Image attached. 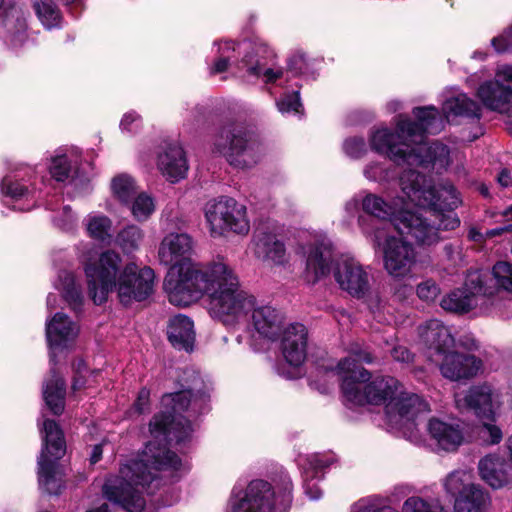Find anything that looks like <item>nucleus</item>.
Listing matches in <instances>:
<instances>
[{"instance_id": "f257e3e1", "label": "nucleus", "mask_w": 512, "mask_h": 512, "mask_svg": "<svg viewBox=\"0 0 512 512\" xmlns=\"http://www.w3.org/2000/svg\"><path fill=\"white\" fill-rule=\"evenodd\" d=\"M181 279L170 281L169 302L188 306L201 295L209 297V313L225 325L245 320L253 309L255 297L241 289L233 267L222 257H217L203 267L184 266Z\"/></svg>"}, {"instance_id": "f03ea898", "label": "nucleus", "mask_w": 512, "mask_h": 512, "mask_svg": "<svg viewBox=\"0 0 512 512\" xmlns=\"http://www.w3.org/2000/svg\"><path fill=\"white\" fill-rule=\"evenodd\" d=\"M417 121L399 117L396 132L388 129L375 131L370 138L372 150L387 155L396 164L410 166L429 164L446 168L449 149L440 142L428 143L425 134H437L444 128V120L435 107H417L413 110Z\"/></svg>"}, {"instance_id": "7ed1b4c3", "label": "nucleus", "mask_w": 512, "mask_h": 512, "mask_svg": "<svg viewBox=\"0 0 512 512\" xmlns=\"http://www.w3.org/2000/svg\"><path fill=\"white\" fill-rule=\"evenodd\" d=\"M179 457L166 444L150 441L137 459L127 461L119 474L107 479L103 486L106 498L127 512H142L145 507L143 492L160 470H178Z\"/></svg>"}, {"instance_id": "20e7f679", "label": "nucleus", "mask_w": 512, "mask_h": 512, "mask_svg": "<svg viewBox=\"0 0 512 512\" xmlns=\"http://www.w3.org/2000/svg\"><path fill=\"white\" fill-rule=\"evenodd\" d=\"M400 188L411 204L429 208V211L415 212L426 218L435 227L437 244L440 240V231L454 230L460 225V219L453 212L462 200L456 188L450 183L432 186L424 175L410 169L402 173Z\"/></svg>"}, {"instance_id": "39448f33", "label": "nucleus", "mask_w": 512, "mask_h": 512, "mask_svg": "<svg viewBox=\"0 0 512 512\" xmlns=\"http://www.w3.org/2000/svg\"><path fill=\"white\" fill-rule=\"evenodd\" d=\"M341 378L344 401L351 406L364 404L387 405L401 395L404 385L390 375H378L371 379L367 369H357L351 359L340 360L335 368Z\"/></svg>"}, {"instance_id": "423d86ee", "label": "nucleus", "mask_w": 512, "mask_h": 512, "mask_svg": "<svg viewBox=\"0 0 512 512\" xmlns=\"http://www.w3.org/2000/svg\"><path fill=\"white\" fill-rule=\"evenodd\" d=\"M410 204L402 191L391 203L378 195L367 194L362 200V209L375 218L390 221L401 234L410 235L419 245H434L437 240L435 227L426 218L410 211Z\"/></svg>"}, {"instance_id": "0eeeda50", "label": "nucleus", "mask_w": 512, "mask_h": 512, "mask_svg": "<svg viewBox=\"0 0 512 512\" xmlns=\"http://www.w3.org/2000/svg\"><path fill=\"white\" fill-rule=\"evenodd\" d=\"M254 329L270 340L281 336V349L286 361L293 366L301 365L306 358L307 329L303 324L293 323L283 328V315L270 305L254 302L250 311Z\"/></svg>"}, {"instance_id": "6e6552de", "label": "nucleus", "mask_w": 512, "mask_h": 512, "mask_svg": "<svg viewBox=\"0 0 512 512\" xmlns=\"http://www.w3.org/2000/svg\"><path fill=\"white\" fill-rule=\"evenodd\" d=\"M292 482L287 476L276 497L272 486L263 480H253L243 493L230 499L232 512H287L292 502Z\"/></svg>"}, {"instance_id": "1a4fd4ad", "label": "nucleus", "mask_w": 512, "mask_h": 512, "mask_svg": "<svg viewBox=\"0 0 512 512\" xmlns=\"http://www.w3.org/2000/svg\"><path fill=\"white\" fill-rule=\"evenodd\" d=\"M43 448L38 458V482L40 488L51 495L60 493L63 486L62 473L57 460L66 452L63 432L53 420L43 423Z\"/></svg>"}, {"instance_id": "9d476101", "label": "nucleus", "mask_w": 512, "mask_h": 512, "mask_svg": "<svg viewBox=\"0 0 512 512\" xmlns=\"http://www.w3.org/2000/svg\"><path fill=\"white\" fill-rule=\"evenodd\" d=\"M387 224L373 226L370 231L361 222L364 234L371 238L375 246L383 245V263L386 272L395 279H404L412 274L416 264V252L412 244L400 238L388 235Z\"/></svg>"}, {"instance_id": "9b49d317", "label": "nucleus", "mask_w": 512, "mask_h": 512, "mask_svg": "<svg viewBox=\"0 0 512 512\" xmlns=\"http://www.w3.org/2000/svg\"><path fill=\"white\" fill-rule=\"evenodd\" d=\"M119 253L107 250L84 267L88 293L93 302L100 305L107 301L109 293L115 291L123 267Z\"/></svg>"}, {"instance_id": "f8f14e48", "label": "nucleus", "mask_w": 512, "mask_h": 512, "mask_svg": "<svg viewBox=\"0 0 512 512\" xmlns=\"http://www.w3.org/2000/svg\"><path fill=\"white\" fill-rule=\"evenodd\" d=\"M205 218L213 237L227 232L247 234L250 229L245 205L231 197H220L205 206Z\"/></svg>"}, {"instance_id": "ddd939ff", "label": "nucleus", "mask_w": 512, "mask_h": 512, "mask_svg": "<svg viewBox=\"0 0 512 512\" xmlns=\"http://www.w3.org/2000/svg\"><path fill=\"white\" fill-rule=\"evenodd\" d=\"M214 149L235 167L246 168L257 162L248 132L239 124L223 126L215 137Z\"/></svg>"}, {"instance_id": "4468645a", "label": "nucleus", "mask_w": 512, "mask_h": 512, "mask_svg": "<svg viewBox=\"0 0 512 512\" xmlns=\"http://www.w3.org/2000/svg\"><path fill=\"white\" fill-rule=\"evenodd\" d=\"M193 250V239L186 233H170L161 241L158 250L159 261L166 266H171L168 277L164 282V288L168 294L169 282H177L181 279V270L184 266H193L198 268L205 265L191 262L190 258Z\"/></svg>"}, {"instance_id": "2eb2a0df", "label": "nucleus", "mask_w": 512, "mask_h": 512, "mask_svg": "<svg viewBox=\"0 0 512 512\" xmlns=\"http://www.w3.org/2000/svg\"><path fill=\"white\" fill-rule=\"evenodd\" d=\"M155 273L148 266L140 267L134 262L125 264L115 289L119 301L127 306L133 301L146 300L154 291Z\"/></svg>"}, {"instance_id": "dca6fc26", "label": "nucleus", "mask_w": 512, "mask_h": 512, "mask_svg": "<svg viewBox=\"0 0 512 512\" xmlns=\"http://www.w3.org/2000/svg\"><path fill=\"white\" fill-rule=\"evenodd\" d=\"M477 96L486 108L512 116V66L500 67L494 80L479 86Z\"/></svg>"}, {"instance_id": "f3484780", "label": "nucleus", "mask_w": 512, "mask_h": 512, "mask_svg": "<svg viewBox=\"0 0 512 512\" xmlns=\"http://www.w3.org/2000/svg\"><path fill=\"white\" fill-rule=\"evenodd\" d=\"M245 56L239 69L245 70L248 76L261 78L265 83H275L283 77V70L275 63V54L263 44H242Z\"/></svg>"}, {"instance_id": "a211bd4d", "label": "nucleus", "mask_w": 512, "mask_h": 512, "mask_svg": "<svg viewBox=\"0 0 512 512\" xmlns=\"http://www.w3.org/2000/svg\"><path fill=\"white\" fill-rule=\"evenodd\" d=\"M334 277L340 288L353 297L364 298L370 290L369 274L354 257L341 256L336 262Z\"/></svg>"}, {"instance_id": "6ab92c4d", "label": "nucleus", "mask_w": 512, "mask_h": 512, "mask_svg": "<svg viewBox=\"0 0 512 512\" xmlns=\"http://www.w3.org/2000/svg\"><path fill=\"white\" fill-rule=\"evenodd\" d=\"M306 259L305 278L315 283L330 272L332 261V243L324 235H315L301 246Z\"/></svg>"}, {"instance_id": "aec40b11", "label": "nucleus", "mask_w": 512, "mask_h": 512, "mask_svg": "<svg viewBox=\"0 0 512 512\" xmlns=\"http://www.w3.org/2000/svg\"><path fill=\"white\" fill-rule=\"evenodd\" d=\"M401 395H398L394 402L387 405L388 421L400 428L412 425L418 416L429 412L428 403L418 394L406 391L402 388Z\"/></svg>"}, {"instance_id": "412c9836", "label": "nucleus", "mask_w": 512, "mask_h": 512, "mask_svg": "<svg viewBox=\"0 0 512 512\" xmlns=\"http://www.w3.org/2000/svg\"><path fill=\"white\" fill-rule=\"evenodd\" d=\"M455 402L459 408L473 410L481 420H494L500 405L498 393L486 384L473 386L464 395L456 394Z\"/></svg>"}, {"instance_id": "4be33fe9", "label": "nucleus", "mask_w": 512, "mask_h": 512, "mask_svg": "<svg viewBox=\"0 0 512 512\" xmlns=\"http://www.w3.org/2000/svg\"><path fill=\"white\" fill-rule=\"evenodd\" d=\"M151 435L161 441H184L192 432L191 423L184 417L177 418L172 413H158L150 422Z\"/></svg>"}, {"instance_id": "5701e85b", "label": "nucleus", "mask_w": 512, "mask_h": 512, "mask_svg": "<svg viewBox=\"0 0 512 512\" xmlns=\"http://www.w3.org/2000/svg\"><path fill=\"white\" fill-rule=\"evenodd\" d=\"M443 355L444 358L440 364V371L445 378L453 381L471 378L482 367L481 360L473 355L458 352H445Z\"/></svg>"}, {"instance_id": "b1692460", "label": "nucleus", "mask_w": 512, "mask_h": 512, "mask_svg": "<svg viewBox=\"0 0 512 512\" xmlns=\"http://www.w3.org/2000/svg\"><path fill=\"white\" fill-rule=\"evenodd\" d=\"M418 334L429 350L445 354L453 346L454 338L450 329L438 319H431L418 327Z\"/></svg>"}, {"instance_id": "393cba45", "label": "nucleus", "mask_w": 512, "mask_h": 512, "mask_svg": "<svg viewBox=\"0 0 512 512\" xmlns=\"http://www.w3.org/2000/svg\"><path fill=\"white\" fill-rule=\"evenodd\" d=\"M427 430L431 439L444 451H454L463 442V432L457 422L431 418L427 424Z\"/></svg>"}, {"instance_id": "a878e982", "label": "nucleus", "mask_w": 512, "mask_h": 512, "mask_svg": "<svg viewBox=\"0 0 512 512\" xmlns=\"http://www.w3.org/2000/svg\"><path fill=\"white\" fill-rule=\"evenodd\" d=\"M79 328L65 314L56 313L46 323V338L52 350L69 346L78 335Z\"/></svg>"}, {"instance_id": "bb28decb", "label": "nucleus", "mask_w": 512, "mask_h": 512, "mask_svg": "<svg viewBox=\"0 0 512 512\" xmlns=\"http://www.w3.org/2000/svg\"><path fill=\"white\" fill-rule=\"evenodd\" d=\"M157 166L162 175L170 182L184 178L188 170L183 149L176 144L168 145L158 155Z\"/></svg>"}, {"instance_id": "cd10ccee", "label": "nucleus", "mask_w": 512, "mask_h": 512, "mask_svg": "<svg viewBox=\"0 0 512 512\" xmlns=\"http://www.w3.org/2000/svg\"><path fill=\"white\" fill-rule=\"evenodd\" d=\"M255 254L264 262L285 265L288 255L284 243L272 233L258 232L255 235Z\"/></svg>"}, {"instance_id": "c85d7f7f", "label": "nucleus", "mask_w": 512, "mask_h": 512, "mask_svg": "<svg viewBox=\"0 0 512 512\" xmlns=\"http://www.w3.org/2000/svg\"><path fill=\"white\" fill-rule=\"evenodd\" d=\"M475 291H471L466 284L465 287L455 289L441 300V307L449 312L464 314L471 311L478 305V293L482 291V285L477 276Z\"/></svg>"}, {"instance_id": "c756f323", "label": "nucleus", "mask_w": 512, "mask_h": 512, "mask_svg": "<svg viewBox=\"0 0 512 512\" xmlns=\"http://www.w3.org/2000/svg\"><path fill=\"white\" fill-rule=\"evenodd\" d=\"M168 339L173 347L190 352L193 350L195 333L193 322L184 315L173 317L168 325Z\"/></svg>"}, {"instance_id": "7c9ffc66", "label": "nucleus", "mask_w": 512, "mask_h": 512, "mask_svg": "<svg viewBox=\"0 0 512 512\" xmlns=\"http://www.w3.org/2000/svg\"><path fill=\"white\" fill-rule=\"evenodd\" d=\"M506 464L497 456H486L480 460L478 468L481 478L492 488H500L508 483Z\"/></svg>"}, {"instance_id": "2f4dec72", "label": "nucleus", "mask_w": 512, "mask_h": 512, "mask_svg": "<svg viewBox=\"0 0 512 512\" xmlns=\"http://www.w3.org/2000/svg\"><path fill=\"white\" fill-rule=\"evenodd\" d=\"M488 504V495L478 485L469 484L455 499V510L456 512H483Z\"/></svg>"}, {"instance_id": "473e14b6", "label": "nucleus", "mask_w": 512, "mask_h": 512, "mask_svg": "<svg viewBox=\"0 0 512 512\" xmlns=\"http://www.w3.org/2000/svg\"><path fill=\"white\" fill-rule=\"evenodd\" d=\"M442 111L447 118L454 115L479 119L481 115L480 106L465 94L447 99L442 106Z\"/></svg>"}, {"instance_id": "72a5a7b5", "label": "nucleus", "mask_w": 512, "mask_h": 512, "mask_svg": "<svg viewBox=\"0 0 512 512\" xmlns=\"http://www.w3.org/2000/svg\"><path fill=\"white\" fill-rule=\"evenodd\" d=\"M51 379L44 385L43 396L49 409L56 415L64 410L65 382L54 370Z\"/></svg>"}, {"instance_id": "f704fd0d", "label": "nucleus", "mask_w": 512, "mask_h": 512, "mask_svg": "<svg viewBox=\"0 0 512 512\" xmlns=\"http://www.w3.org/2000/svg\"><path fill=\"white\" fill-rule=\"evenodd\" d=\"M205 401V394H193L191 390H183L163 397L164 403H173L172 410L174 414L184 411L190 406L196 410L198 408V403Z\"/></svg>"}, {"instance_id": "c9c22d12", "label": "nucleus", "mask_w": 512, "mask_h": 512, "mask_svg": "<svg viewBox=\"0 0 512 512\" xmlns=\"http://www.w3.org/2000/svg\"><path fill=\"white\" fill-rule=\"evenodd\" d=\"M111 188L113 195L124 204L130 203L138 194L134 179L127 174L114 177Z\"/></svg>"}, {"instance_id": "e433bc0d", "label": "nucleus", "mask_w": 512, "mask_h": 512, "mask_svg": "<svg viewBox=\"0 0 512 512\" xmlns=\"http://www.w3.org/2000/svg\"><path fill=\"white\" fill-rule=\"evenodd\" d=\"M59 280L63 297L74 310H78L82 305L83 297L79 286L76 285L74 275L64 271L60 273Z\"/></svg>"}, {"instance_id": "4c0bfd02", "label": "nucleus", "mask_w": 512, "mask_h": 512, "mask_svg": "<svg viewBox=\"0 0 512 512\" xmlns=\"http://www.w3.org/2000/svg\"><path fill=\"white\" fill-rule=\"evenodd\" d=\"M33 7L46 28L51 29L58 26L61 16L53 0H33Z\"/></svg>"}, {"instance_id": "58836bf2", "label": "nucleus", "mask_w": 512, "mask_h": 512, "mask_svg": "<svg viewBox=\"0 0 512 512\" xmlns=\"http://www.w3.org/2000/svg\"><path fill=\"white\" fill-rule=\"evenodd\" d=\"M130 203L131 213L139 222L149 219L155 211L154 199L146 193H138Z\"/></svg>"}, {"instance_id": "ea45409f", "label": "nucleus", "mask_w": 512, "mask_h": 512, "mask_svg": "<svg viewBox=\"0 0 512 512\" xmlns=\"http://www.w3.org/2000/svg\"><path fill=\"white\" fill-rule=\"evenodd\" d=\"M142 239V230L136 225H129L118 233L116 242L124 251L131 252L139 247Z\"/></svg>"}, {"instance_id": "a19ab883", "label": "nucleus", "mask_w": 512, "mask_h": 512, "mask_svg": "<svg viewBox=\"0 0 512 512\" xmlns=\"http://www.w3.org/2000/svg\"><path fill=\"white\" fill-rule=\"evenodd\" d=\"M111 226V220L104 215L90 216L87 221L90 236L101 241L111 238Z\"/></svg>"}, {"instance_id": "79ce46f5", "label": "nucleus", "mask_w": 512, "mask_h": 512, "mask_svg": "<svg viewBox=\"0 0 512 512\" xmlns=\"http://www.w3.org/2000/svg\"><path fill=\"white\" fill-rule=\"evenodd\" d=\"M72 161V156L69 157L66 153L54 156L49 167L52 177L57 181L66 180L72 169Z\"/></svg>"}, {"instance_id": "37998d69", "label": "nucleus", "mask_w": 512, "mask_h": 512, "mask_svg": "<svg viewBox=\"0 0 512 512\" xmlns=\"http://www.w3.org/2000/svg\"><path fill=\"white\" fill-rule=\"evenodd\" d=\"M492 273L498 287L512 293V263L498 262Z\"/></svg>"}, {"instance_id": "c03bdc74", "label": "nucleus", "mask_w": 512, "mask_h": 512, "mask_svg": "<svg viewBox=\"0 0 512 512\" xmlns=\"http://www.w3.org/2000/svg\"><path fill=\"white\" fill-rule=\"evenodd\" d=\"M330 463V459L319 454L308 456L303 464L304 477L311 479L319 478L322 469L328 467Z\"/></svg>"}, {"instance_id": "a18cd8bd", "label": "nucleus", "mask_w": 512, "mask_h": 512, "mask_svg": "<svg viewBox=\"0 0 512 512\" xmlns=\"http://www.w3.org/2000/svg\"><path fill=\"white\" fill-rule=\"evenodd\" d=\"M348 352L349 355L342 360L351 359L355 363L357 369H364L359 366L361 363L373 364L376 361L375 356L366 347L358 343L351 344Z\"/></svg>"}, {"instance_id": "49530a36", "label": "nucleus", "mask_w": 512, "mask_h": 512, "mask_svg": "<svg viewBox=\"0 0 512 512\" xmlns=\"http://www.w3.org/2000/svg\"><path fill=\"white\" fill-rule=\"evenodd\" d=\"M219 57L210 69L211 74L222 73L227 70L229 60L235 52V45L233 42L226 41L219 47Z\"/></svg>"}, {"instance_id": "de8ad7c7", "label": "nucleus", "mask_w": 512, "mask_h": 512, "mask_svg": "<svg viewBox=\"0 0 512 512\" xmlns=\"http://www.w3.org/2000/svg\"><path fill=\"white\" fill-rule=\"evenodd\" d=\"M467 477L468 475L462 471H454L450 473L444 482L446 491L457 498L461 495L463 488L468 487L469 485L465 484Z\"/></svg>"}, {"instance_id": "09e8293b", "label": "nucleus", "mask_w": 512, "mask_h": 512, "mask_svg": "<svg viewBox=\"0 0 512 512\" xmlns=\"http://www.w3.org/2000/svg\"><path fill=\"white\" fill-rule=\"evenodd\" d=\"M492 420H488V422H483L481 426L478 428V435L480 438L487 444H497L502 439L501 429L495 424L491 423Z\"/></svg>"}, {"instance_id": "8fccbe9b", "label": "nucleus", "mask_w": 512, "mask_h": 512, "mask_svg": "<svg viewBox=\"0 0 512 512\" xmlns=\"http://www.w3.org/2000/svg\"><path fill=\"white\" fill-rule=\"evenodd\" d=\"M402 512H439V509L420 497H410L404 502Z\"/></svg>"}, {"instance_id": "3c124183", "label": "nucleus", "mask_w": 512, "mask_h": 512, "mask_svg": "<svg viewBox=\"0 0 512 512\" xmlns=\"http://www.w3.org/2000/svg\"><path fill=\"white\" fill-rule=\"evenodd\" d=\"M2 192L11 198L18 199L28 193V188L19 182H14L9 176L5 177L1 186Z\"/></svg>"}, {"instance_id": "603ef678", "label": "nucleus", "mask_w": 512, "mask_h": 512, "mask_svg": "<svg viewBox=\"0 0 512 512\" xmlns=\"http://www.w3.org/2000/svg\"><path fill=\"white\" fill-rule=\"evenodd\" d=\"M345 153L352 158H359L366 152V143L363 138L353 137L344 142Z\"/></svg>"}, {"instance_id": "864d4df0", "label": "nucleus", "mask_w": 512, "mask_h": 512, "mask_svg": "<svg viewBox=\"0 0 512 512\" xmlns=\"http://www.w3.org/2000/svg\"><path fill=\"white\" fill-rule=\"evenodd\" d=\"M440 293V288L432 280H426L417 286V295L424 301H433Z\"/></svg>"}, {"instance_id": "5fc2aeb1", "label": "nucleus", "mask_w": 512, "mask_h": 512, "mask_svg": "<svg viewBox=\"0 0 512 512\" xmlns=\"http://www.w3.org/2000/svg\"><path fill=\"white\" fill-rule=\"evenodd\" d=\"M300 99L298 92L293 94L285 95L277 102V107L280 112H299V108L301 107Z\"/></svg>"}, {"instance_id": "6e6d98bb", "label": "nucleus", "mask_w": 512, "mask_h": 512, "mask_svg": "<svg viewBox=\"0 0 512 512\" xmlns=\"http://www.w3.org/2000/svg\"><path fill=\"white\" fill-rule=\"evenodd\" d=\"M364 175L367 179L372 181H384L389 178L388 172L377 163L369 164L364 169Z\"/></svg>"}, {"instance_id": "4d7b16f0", "label": "nucleus", "mask_w": 512, "mask_h": 512, "mask_svg": "<svg viewBox=\"0 0 512 512\" xmlns=\"http://www.w3.org/2000/svg\"><path fill=\"white\" fill-rule=\"evenodd\" d=\"M491 43L498 53L507 51L512 47V28L493 38Z\"/></svg>"}, {"instance_id": "13d9d810", "label": "nucleus", "mask_w": 512, "mask_h": 512, "mask_svg": "<svg viewBox=\"0 0 512 512\" xmlns=\"http://www.w3.org/2000/svg\"><path fill=\"white\" fill-rule=\"evenodd\" d=\"M149 401H150V392L146 388H142L137 396V399L134 403L133 409L138 414H142L149 408Z\"/></svg>"}, {"instance_id": "bf43d9fd", "label": "nucleus", "mask_w": 512, "mask_h": 512, "mask_svg": "<svg viewBox=\"0 0 512 512\" xmlns=\"http://www.w3.org/2000/svg\"><path fill=\"white\" fill-rule=\"evenodd\" d=\"M288 68L294 74L304 73L307 68L305 55L303 53L294 55L288 62Z\"/></svg>"}, {"instance_id": "052dcab7", "label": "nucleus", "mask_w": 512, "mask_h": 512, "mask_svg": "<svg viewBox=\"0 0 512 512\" xmlns=\"http://www.w3.org/2000/svg\"><path fill=\"white\" fill-rule=\"evenodd\" d=\"M354 512H397L389 506L378 507L375 504L366 501H359L355 507Z\"/></svg>"}, {"instance_id": "680f3d73", "label": "nucleus", "mask_w": 512, "mask_h": 512, "mask_svg": "<svg viewBox=\"0 0 512 512\" xmlns=\"http://www.w3.org/2000/svg\"><path fill=\"white\" fill-rule=\"evenodd\" d=\"M139 122H140L139 116L135 112H129L123 116L121 123H120V127L122 130L132 132L136 128H138Z\"/></svg>"}, {"instance_id": "e2e57ef3", "label": "nucleus", "mask_w": 512, "mask_h": 512, "mask_svg": "<svg viewBox=\"0 0 512 512\" xmlns=\"http://www.w3.org/2000/svg\"><path fill=\"white\" fill-rule=\"evenodd\" d=\"M391 356L395 361L409 363L413 359V354L405 346H395L391 351Z\"/></svg>"}, {"instance_id": "0e129e2a", "label": "nucleus", "mask_w": 512, "mask_h": 512, "mask_svg": "<svg viewBox=\"0 0 512 512\" xmlns=\"http://www.w3.org/2000/svg\"><path fill=\"white\" fill-rule=\"evenodd\" d=\"M313 479L304 477V488L305 493L309 496L312 500H317L321 497L322 491L321 489L316 485V483L312 482Z\"/></svg>"}, {"instance_id": "69168bd1", "label": "nucleus", "mask_w": 512, "mask_h": 512, "mask_svg": "<svg viewBox=\"0 0 512 512\" xmlns=\"http://www.w3.org/2000/svg\"><path fill=\"white\" fill-rule=\"evenodd\" d=\"M380 303H381V300H380V297L377 294L369 295L368 298H367L368 307L370 308V310L372 312H375L376 310L379 309Z\"/></svg>"}, {"instance_id": "338daca9", "label": "nucleus", "mask_w": 512, "mask_h": 512, "mask_svg": "<svg viewBox=\"0 0 512 512\" xmlns=\"http://www.w3.org/2000/svg\"><path fill=\"white\" fill-rule=\"evenodd\" d=\"M63 211L67 217V220H65L63 223H59V226H61L65 230H68L72 227L73 216L71 213V209L69 207H64Z\"/></svg>"}, {"instance_id": "774afa93", "label": "nucleus", "mask_w": 512, "mask_h": 512, "mask_svg": "<svg viewBox=\"0 0 512 512\" xmlns=\"http://www.w3.org/2000/svg\"><path fill=\"white\" fill-rule=\"evenodd\" d=\"M102 456V446L95 445L91 454V463H96L100 460Z\"/></svg>"}]
</instances>
